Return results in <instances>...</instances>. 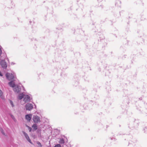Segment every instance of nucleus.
Returning a JSON list of instances; mask_svg holds the SVG:
<instances>
[{"label":"nucleus","instance_id":"423d86ee","mask_svg":"<svg viewBox=\"0 0 147 147\" xmlns=\"http://www.w3.org/2000/svg\"><path fill=\"white\" fill-rule=\"evenodd\" d=\"M32 115L31 114L26 115L25 116L26 119L28 121H30L32 117Z\"/></svg>","mask_w":147,"mask_h":147},{"label":"nucleus","instance_id":"dca6fc26","mask_svg":"<svg viewBox=\"0 0 147 147\" xmlns=\"http://www.w3.org/2000/svg\"><path fill=\"white\" fill-rule=\"evenodd\" d=\"M11 117L13 120L15 121V119L14 116L13 115H11Z\"/></svg>","mask_w":147,"mask_h":147},{"label":"nucleus","instance_id":"2eb2a0df","mask_svg":"<svg viewBox=\"0 0 147 147\" xmlns=\"http://www.w3.org/2000/svg\"><path fill=\"white\" fill-rule=\"evenodd\" d=\"M54 147H61V145L59 144H57L55 145Z\"/></svg>","mask_w":147,"mask_h":147},{"label":"nucleus","instance_id":"20e7f679","mask_svg":"<svg viewBox=\"0 0 147 147\" xmlns=\"http://www.w3.org/2000/svg\"><path fill=\"white\" fill-rule=\"evenodd\" d=\"M0 64L2 67L4 68H6L7 65L5 60H2L1 61Z\"/></svg>","mask_w":147,"mask_h":147},{"label":"nucleus","instance_id":"f257e3e1","mask_svg":"<svg viewBox=\"0 0 147 147\" xmlns=\"http://www.w3.org/2000/svg\"><path fill=\"white\" fill-rule=\"evenodd\" d=\"M6 76L9 80H14V79L15 78L14 76L12 74L7 73L6 74Z\"/></svg>","mask_w":147,"mask_h":147},{"label":"nucleus","instance_id":"6ab92c4d","mask_svg":"<svg viewBox=\"0 0 147 147\" xmlns=\"http://www.w3.org/2000/svg\"><path fill=\"white\" fill-rule=\"evenodd\" d=\"M2 53V50L0 48V55H1Z\"/></svg>","mask_w":147,"mask_h":147},{"label":"nucleus","instance_id":"f8f14e48","mask_svg":"<svg viewBox=\"0 0 147 147\" xmlns=\"http://www.w3.org/2000/svg\"><path fill=\"white\" fill-rule=\"evenodd\" d=\"M32 127L34 130H36L37 129V125L36 124H34L32 126Z\"/></svg>","mask_w":147,"mask_h":147},{"label":"nucleus","instance_id":"f3484780","mask_svg":"<svg viewBox=\"0 0 147 147\" xmlns=\"http://www.w3.org/2000/svg\"><path fill=\"white\" fill-rule=\"evenodd\" d=\"M10 102L11 104V105L12 106V107H14V105H13V102L12 101H11V100H10Z\"/></svg>","mask_w":147,"mask_h":147},{"label":"nucleus","instance_id":"9b49d317","mask_svg":"<svg viewBox=\"0 0 147 147\" xmlns=\"http://www.w3.org/2000/svg\"><path fill=\"white\" fill-rule=\"evenodd\" d=\"M14 91L17 92H18L20 91V89L19 87L18 86L15 88L14 89Z\"/></svg>","mask_w":147,"mask_h":147},{"label":"nucleus","instance_id":"aec40b11","mask_svg":"<svg viewBox=\"0 0 147 147\" xmlns=\"http://www.w3.org/2000/svg\"><path fill=\"white\" fill-rule=\"evenodd\" d=\"M1 132H2V134H3L4 135H5V134H4V132H3V130Z\"/></svg>","mask_w":147,"mask_h":147},{"label":"nucleus","instance_id":"7ed1b4c3","mask_svg":"<svg viewBox=\"0 0 147 147\" xmlns=\"http://www.w3.org/2000/svg\"><path fill=\"white\" fill-rule=\"evenodd\" d=\"M26 108L27 110L30 111L33 108V105L31 103H28L26 106Z\"/></svg>","mask_w":147,"mask_h":147},{"label":"nucleus","instance_id":"0eeeda50","mask_svg":"<svg viewBox=\"0 0 147 147\" xmlns=\"http://www.w3.org/2000/svg\"><path fill=\"white\" fill-rule=\"evenodd\" d=\"M23 133L27 140L30 143L32 144V142H31V140H30L28 134L24 132H23Z\"/></svg>","mask_w":147,"mask_h":147},{"label":"nucleus","instance_id":"1a4fd4ad","mask_svg":"<svg viewBox=\"0 0 147 147\" xmlns=\"http://www.w3.org/2000/svg\"><path fill=\"white\" fill-rule=\"evenodd\" d=\"M0 97L2 99H4V97L3 95V92L1 90H0Z\"/></svg>","mask_w":147,"mask_h":147},{"label":"nucleus","instance_id":"9d476101","mask_svg":"<svg viewBox=\"0 0 147 147\" xmlns=\"http://www.w3.org/2000/svg\"><path fill=\"white\" fill-rule=\"evenodd\" d=\"M24 95L22 94H20L18 96V98L20 100L24 98Z\"/></svg>","mask_w":147,"mask_h":147},{"label":"nucleus","instance_id":"6e6552de","mask_svg":"<svg viewBox=\"0 0 147 147\" xmlns=\"http://www.w3.org/2000/svg\"><path fill=\"white\" fill-rule=\"evenodd\" d=\"M9 86L12 87H14L15 86V84L13 82V81H11L9 82Z\"/></svg>","mask_w":147,"mask_h":147},{"label":"nucleus","instance_id":"4468645a","mask_svg":"<svg viewBox=\"0 0 147 147\" xmlns=\"http://www.w3.org/2000/svg\"><path fill=\"white\" fill-rule=\"evenodd\" d=\"M37 144L38 145V147H42V145L40 142H37Z\"/></svg>","mask_w":147,"mask_h":147},{"label":"nucleus","instance_id":"a211bd4d","mask_svg":"<svg viewBox=\"0 0 147 147\" xmlns=\"http://www.w3.org/2000/svg\"><path fill=\"white\" fill-rule=\"evenodd\" d=\"M29 127V130H30V131H31V129H32L30 127Z\"/></svg>","mask_w":147,"mask_h":147},{"label":"nucleus","instance_id":"f03ea898","mask_svg":"<svg viewBox=\"0 0 147 147\" xmlns=\"http://www.w3.org/2000/svg\"><path fill=\"white\" fill-rule=\"evenodd\" d=\"M32 119L34 122L36 123L40 122V121L39 117L37 115L34 116Z\"/></svg>","mask_w":147,"mask_h":147},{"label":"nucleus","instance_id":"39448f33","mask_svg":"<svg viewBox=\"0 0 147 147\" xmlns=\"http://www.w3.org/2000/svg\"><path fill=\"white\" fill-rule=\"evenodd\" d=\"M30 101V98L28 95H24V101L25 102H28Z\"/></svg>","mask_w":147,"mask_h":147},{"label":"nucleus","instance_id":"ddd939ff","mask_svg":"<svg viewBox=\"0 0 147 147\" xmlns=\"http://www.w3.org/2000/svg\"><path fill=\"white\" fill-rule=\"evenodd\" d=\"M64 141L63 140V139H61L60 141V143L61 144H64Z\"/></svg>","mask_w":147,"mask_h":147}]
</instances>
